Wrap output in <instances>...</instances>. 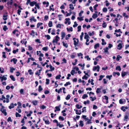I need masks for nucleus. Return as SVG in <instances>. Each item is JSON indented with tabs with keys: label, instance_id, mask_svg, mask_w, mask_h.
<instances>
[{
	"label": "nucleus",
	"instance_id": "nucleus-34",
	"mask_svg": "<svg viewBox=\"0 0 129 129\" xmlns=\"http://www.w3.org/2000/svg\"><path fill=\"white\" fill-rule=\"evenodd\" d=\"M99 58L101 59L102 58V56L101 55H100L98 56L97 57H96L95 58V59L96 60V61H99V59H98Z\"/></svg>",
	"mask_w": 129,
	"mask_h": 129
},
{
	"label": "nucleus",
	"instance_id": "nucleus-51",
	"mask_svg": "<svg viewBox=\"0 0 129 129\" xmlns=\"http://www.w3.org/2000/svg\"><path fill=\"white\" fill-rule=\"evenodd\" d=\"M90 98L92 99L91 101H93L94 100H95L96 99V98L95 97H94L93 98L92 96H90Z\"/></svg>",
	"mask_w": 129,
	"mask_h": 129
},
{
	"label": "nucleus",
	"instance_id": "nucleus-29",
	"mask_svg": "<svg viewBox=\"0 0 129 129\" xmlns=\"http://www.w3.org/2000/svg\"><path fill=\"white\" fill-rule=\"evenodd\" d=\"M10 78L13 81H15V79L14 77V76L12 75H11L10 76Z\"/></svg>",
	"mask_w": 129,
	"mask_h": 129
},
{
	"label": "nucleus",
	"instance_id": "nucleus-42",
	"mask_svg": "<svg viewBox=\"0 0 129 129\" xmlns=\"http://www.w3.org/2000/svg\"><path fill=\"white\" fill-rule=\"evenodd\" d=\"M105 76L104 75H101L100 76V78L99 79V81H101L103 78Z\"/></svg>",
	"mask_w": 129,
	"mask_h": 129
},
{
	"label": "nucleus",
	"instance_id": "nucleus-40",
	"mask_svg": "<svg viewBox=\"0 0 129 129\" xmlns=\"http://www.w3.org/2000/svg\"><path fill=\"white\" fill-rule=\"evenodd\" d=\"M42 50L45 51H47L48 50V47H44L42 48Z\"/></svg>",
	"mask_w": 129,
	"mask_h": 129
},
{
	"label": "nucleus",
	"instance_id": "nucleus-16",
	"mask_svg": "<svg viewBox=\"0 0 129 129\" xmlns=\"http://www.w3.org/2000/svg\"><path fill=\"white\" fill-rule=\"evenodd\" d=\"M61 106V105H60L58 106H56L55 107V109L57 110V111H59L60 110V107Z\"/></svg>",
	"mask_w": 129,
	"mask_h": 129
},
{
	"label": "nucleus",
	"instance_id": "nucleus-15",
	"mask_svg": "<svg viewBox=\"0 0 129 129\" xmlns=\"http://www.w3.org/2000/svg\"><path fill=\"white\" fill-rule=\"evenodd\" d=\"M98 16L97 14L96 13H94L92 15V17L93 19H95Z\"/></svg>",
	"mask_w": 129,
	"mask_h": 129
},
{
	"label": "nucleus",
	"instance_id": "nucleus-35",
	"mask_svg": "<svg viewBox=\"0 0 129 129\" xmlns=\"http://www.w3.org/2000/svg\"><path fill=\"white\" fill-rule=\"evenodd\" d=\"M103 23L102 24V27L103 28H105L106 27L107 25L106 24V23L104 21H103Z\"/></svg>",
	"mask_w": 129,
	"mask_h": 129
},
{
	"label": "nucleus",
	"instance_id": "nucleus-61",
	"mask_svg": "<svg viewBox=\"0 0 129 129\" xmlns=\"http://www.w3.org/2000/svg\"><path fill=\"white\" fill-rule=\"evenodd\" d=\"M74 24L73 25V26L74 27H75L77 26L78 25V24L76 23V22H74Z\"/></svg>",
	"mask_w": 129,
	"mask_h": 129
},
{
	"label": "nucleus",
	"instance_id": "nucleus-47",
	"mask_svg": "<svg viewBox=\"0 0 129 129\" xmlns=\"http://www.w3.org/2000/svg\"><path fill=\"white\" fill-rule=\"evenodd\" d=\"M71 97V96L70 94H68L66 98V100H68L70 99Z\"/></svg>",
	"mask_w": 129,
	"mask_h": 129
},
{
	"label": "nucleus",
	"instance_id": "nucleus-17",
	"mask_svg": "<svg viewBox=\"0 0 129 129\" xmlns=\"http://www.w3.org/2000/svg\"><path fill=\"white\" fill-rule=\"evenodd\" d=\"M101 88H98L96 89V92L97 93H98L100 92H101Z\"/></svg>",
	"mask_w": 129,
	"mask_h": 129
},
{
	"label": "nucleus",
	"instance_id": "nucleus-1",
	"mask_svg": "<svg viewBox=\"0 0 129 129\" xmlns=\"http://www.w3.org/2000/svg\"><path fill=\"white\" fill-rule=\"evenodd\" d=\"M37 3V2L33 1V2H31L30 0H27V2L26 3V5H28L29 4V5L31 6H33L35 4Z\"/></svg>",
	"mask_w": 129,
	"mask_h": 129
},
{
	"label": "nucleus",
	"instance_id": "nucleus-10",
	"mask_svg": "<svg viewBox=\"0 0 129 129\" xmlns=\"http://www.w3.org/2000/svg\"><path fill=\"white\" fill-rule=\"evenodd\" d=\"M24 40H26V39H23V40H22L20 42L22 44H24L25 45V46H26V45L27 42V41H24Z\"/></svg>",
	"mask_w": 129,
	"mask_h": 129
},
{
	"label": "nucleus",
	"instance_id": "nucleus-59",
	"mask_svg": "<svg viewBox=\"0 0 129 129\" xmlns=\"http://www.w3.org/2000/svg\"><path fill=\"white\" fill-rule=\"evenodd\" d=\"M77 19L80 21H82L83 20V17H78L77 18Z\"/></svg>",
	"mask_w": 129,
	"mask_h": 129
},
{
	"label": "nucleus",
	"instance_id": "nucleus-45",
	"mask_svg": "<svg viewBox=\"0 0 129 129\" xmlns=\"http://www.w3.org/2000/svg\"><path fill=\"white\" fill-rule=\"evenodd\" d=\"M43 23H42L39 22L37 24V28H39V26L42 25Z\"/></svg>",
	"mask_w": 129,
	"mask_h": 129
},
{
	"label": "nucleus",
	"instance_id": "nucleus-20",
	"mask_svg": "<svg viewBox=\"0 0 129 129\" xmlns=\"http://www.w3.org/2000/svg\"><path fill=\"white\" fill-rule=\"evenodd\" d=\"M8 16L7 15H4L3 16V19L5 20H7L8 19V18L7 17Z\"/></svg>",
	"mask_w": 129,
	"mask_h": 129
},
{
	"label": "nucleus",
	"instance_id": "nucleus-28",
	"mask_svg": "<svg viewBox=\"0 0 129 129\" xmlns=\"http://www.w3.org/2000/svg\"><path fill=\"white\" fill-rule=\"evenodd\" d=\"M62 43L63 44V45L66 48H67L68 47V44L67 43H65L64 41L62 42Z\"/></svg>",
	"mask_w": 129,
	"mask_h": 129
},
{
	"label": "nucleus",
	"instance_id": "nucleus-7",
	"mask_svg": "<svg viewBox=\"0 0 129 129\" xmlns=\"http://www.w3.org/2000/svg\"><path fill=\"white\" fill-rule=\"evenodd\" d=\"M43 120L45 121V123L46 124H49L50 123V122L48 120H45L44 119V117L43 118Z\"/></svg>",
	"mask_w": 129,
	"mask_h": 129
},
{
	"label": "nucleus",
	"instance_id": "nucleus-32",
	"mask_svg": "<svg viewBox=\"0 0 129 129\" xmlns=\"http://www.w3.org/2000/svg\"><path fill=\"white\" fill-rule=\"evenodd\" d=\"M112 77V75H107L106 76V78H108L109 80H110L111 79V78Z\"/></svg>",
	"mask_w": 129,
	"mask_h": 129
},
{
	"label": "nucleus",
	"instance_id": "nucleus-26",
	"mask_svg": "<svg viewBox=\"0 0 129 129\" xmlns=\"http://www.w3.org/2000/svg\"><path fill=\"white\" fill-rule=\"evenodd\" d=\"M49 26L51 27L52 26V21H50L48 24Z\"/></svg>",
	"mask_w": 129,
	"mask_h": 129
},
{
	"label": "nucleus",
	"instance_id": "nucleus-19",
	"mask_svg": "<svg viewBox=\"0 0 129 129\" xmlns=\"http://www.w3.org/2000/svg\"><path fill=\"white\" fill-rule=\"evenodd\" d=\"M5 44L7 46H10V41L9 40H7L5 43Z\"/></svg>",
	"mask_w": 129,
	"mask_h": 129
},
{
	"label": "nucleus",
	"instance_id": "nucleus-18",
	"mask_svg": "<svg viewBox=\"0 0 129 129\" xmlns=\"http://www.w3.org/2000/svg\"><path fill=\"white\" fill-rule=\"evenodd\" d=\"M116 70H118L119 71H120L121 69L119 66H118L116 67Z\"/></svg>",
	"mask_w": 129,
	"mask_h": 129
},
{
	"label": "nucleus",
	"instance_id": "nucleus-27",
	"mask_svg": "<svg viewBox=\"0 0 129 129\" xmlns=\"http://www.w3.org/2000/svg\"><path fill=\"white\" fill-rule=\"evenodd\" d=\"M15 69L13 67H10V71L11 73H13V71L15 70Z\"/></svg>",
	"mask_w": 129,
	"mask_h": 129
},
{
	"label": "nucleus",
	"instance_id": "nucleus-52",
	"mask_svg": "<svg viewBox=\"0 0 129 129\" xmlns=\"http://www.w3.org/2000/svg\"><path fill=\"white\" fill-rule=\"evenodd\" d=\"M2 54H3L2 55L3 57L4 58H6V57L5 55L6 52H2Z\"/></svg>",
	"mask_w": 129,
	"mask_h": 129
},
{
	"label": "nucleus",
	"instance_id": "nucleus-22",
	"mask_svg": "<svg viewBox=\"0 0 129 129\" xmlns=\"http://www.w3.org/2000/svg\"><path fill=\"white\" fill-rule=\"evenodd\" d=\"M35 17L34 16H32L31 18L30 19V20L31 21L33 20L34 22H36L37 21L36 19H34Z\"/></svg>",
	"mask_w": 129,
	"mask_h": 129
},
{
	"label": "nucleus",
	"instance_id": "nucleus-43",
	"mask_svg": "<svg viewBox=\"0 0 129 129\" xmlns=\"http://www.w3.org/2000/svg\"><path fill=\"white\" fill-rule=\"evenodd\" d=\"M15 115L16 117H20L21 116V115L17 112H16V113Z\"/></svg>",
	"mask_w": 129,
	"mask_h": 129
},
{
	"label": "nucleus",
	"instance_id": "nucleus-49",
	"mask_svg": "<svg viewBox=\"0 0 129 129\" xmlns=\"http://www.w3.org/2000/svg\"><path fill=\"white\" fill-rule=\"evenodd\" d=\"M78 28V31H81V26L80 25H79L77 27Z\"/></svg>",
	"mask_w": 129,
	"mask_h": 129
},
{
	"label": "nucleus",
	"instance_id": "nucleus-50",
	"mask_svg": "<svg viewBox=\"0 0 129 129\" xmlns=\"http://www.w3.org/2000/svg\"><path fill=\"white\" fill-rule=\"evenodd\" d=\"M56 126H58L60 128H61L64 126V125L63 124H59V123L57 124Z\"/></svg>",
	"mask_w": 129,
	"mask_h": 129
},
{
	"label": "nucleus",
	"instance_id": "nucleus-36",
	"mask_svg": "<svg viewBox=\"0 0 129 129\" xmlns=\"http://www.w3.org/2000/svg\"><path fill=\"white\" fill-rule=\"evenodd\" d=\"M99 44L98 43L96 44L94 46V48L95 49H96L97 47H99Z\"/></svg>",
	"mask_w": 129,
	"mask_h": 129
},
{
	"label": "nucleus",
	"instance_id": "nucleus-11",
	"mask_svg": "<svg viewBox=\"0 0 129 129\" xmlns=\"http://www.w3.org/2000/svg\"><path fill=\"white\" fill-rule=\"evenodd\" d=\"M49 67L50 69L49 70V71H52L54 70L55 69V68L53 67L52 66L51 64L49 65Z\"/></svg>",
	"mask_w": 129,
	"mask_h": 129
},
{
	"label": "nucleus",
	"instance_id": "nucleus-23",
	"mask_svg": "<svg viewBox=\"0 0 129 129\" xmlns=\"http://www.w3.org/2000/svg\"><path fill=\"white\" fill-rule=\"evenodd\" d=\"M67 29L68 31H72L73 30V28L72 27H70L69 28L67 27Z\"/></svg>",
	"mask_w": 129,
	"mask_h": 129
},
{
	"label": "nucleus",
	"instance_id": "nucleus-39",
	"mask_svg": "<svg viewBox=\"0 0 129 129\" xmlns=\"http://www.w3.org/2000/svg\"><path fill=\"white\" fill-rule=\"evenodd\" d=\"M59 40L58 39H54L52 41V43H57L58 42V41Z\"/></svg>",
	"mask_w": 129,
	"mask_h": 129
},
{
	"label": "nucleus",
	"instance_id": "nucleus-55",
	"mask_svg": "<svg viewBox=\"0 0 129 129\" xmlns=\"http://www.w3.org/2000/svg\"><path fill=\"white\" fill-rule=\"evenodd\" d=\"M7 121L8 122L10 121L11 122H12V120L11 119V117H10L8 118L7 119Z\"/></svg>",
	"mask_w": 129,
	"mask_h": 129
},
{
	"label": "nucleus",
	"instance_id": "nucleus-25",
	"mask_svg": "<svg viewBox=\"0 0 129 129\" xmlns=\"http://www.w3.org/2000/svg\"><path fill=\"white\" fill-rule=\"evenodd\" d=\"M7 79V78L6 77H5V76H3L2 77V79H1V81H3V80H6Z\"/></svg>",
	"mask_w": 129,
	"mask_h": 129
},
{
	"label": "nucleus",
	"instance_id": "nucleus-30",
	"mask_svg": "<svg viewBox=\"0 0 129 129\" xmlns=\"http://www.w3.org/2000/svg\"><path fill=\"white\" fill-rule=\"evenodd\" d=\"M32 71V70L31 69H29L28 70V72L29 73V75H33V74L34 73Z\"/></svg>",
	"mask_w": 129,
	"mask_h": 129
},
{
	"label": "nucleus",
	"instance_id": "nucleus-24",
	"mask_svg": "<svg viewBox=\"0 0 129 129\" xmlns=\"http://www.w3.org/2000/svg\"><path fill=\"white\" fill-rule=\"evenodd\" d=\"M88 34L90 36H93L94 34V31H92V33H91L90 32H89L88 33Z\"/></svg>",
	"mask_w": 129,
	"mask_h": 129
},
{
	"label": "nucleus",
	"instance_id": "nucleus-48",
	"mask_svg": "<svg viewBox=\"0 0 129 129\" xmlns=\"http://www.w3.org/2000/svg\"><path fill=\"white\" fill-rule=\"evenodd\" d=\"M10 1L11 2L10 3H9V2H7V4L8 5H9V4L11 6L12 5L13 3V0H10Z\"/></svg>",
	"mask_w": 129,
	"mask_h": 129
},
{
	"label": "nucleus",
	"instance_id": "nucleus-44",
	"mask_svg": "<svg viewBox=\"0 0 129 129\" xmlns=\"http://www.w3.org/2000/svg\"><path fill=\"white\" fill-rule=\"evenodd\" d=\"M109 49L107 47H106V49L104 48V52L105 53H107L108 52V50Z\"/></svg>",
	"mask_w": 129,
	"mask_h": 129
},
{
	"label": "nucleus",
	"instance_id": "nucleus-4",
	"mask_svg": "<svg viewBox=\"0 0 129 129\" xmlns=\"http://www.w3.org/2000/svg\"><path fill=\"white\" fill-rule=\"evenodd\" d=\"M4 114L5 116H6L7 115V112H6V109H4L1 111Z\"/></svg>",
	"mask_w": 129,
	"mask_h": 129
},
{
	"label": "nucleus",
	"instance_id": "nucleus-60",
	"mask_svg": "<svg viewBox=\"0 0 129 129\" xmlns=\"http://www.w3.org/2000/svg\"><path fill=\"white\" fill-rule=\"evenodd\" d=\"M86 107H84L83 109H82V113H83L85 111V112H86Z\"/></svg>",
	"mask_w": 129,
	"mask_h": 129
},
{
	"label": "nucleus",
	"instance_id": "nucleus-31",
	"mask_svg": "<svg viewBox=\"0 0 129 129\" xmlns=\"http://www.w3.org/2000/svg\"><path fill=\"white\" fill-rule=\"evenodd\" d=\"M102 45H104L106 44V43L105 42V40L104 39H102Z\"/></svg>",
	"mask_w": 129,
	"mask_h": 129
},
{
	"label": "nucleus",
	"instance_id": "nucleus-63",
	"mask_svg": "<svg viewBox=\"0 0 129 129\" xmlns=\"http://www.w3.org/2000/svg\"><path fill=\"white\" fill-rule=\"evenodd\" d=\"M126 14L125 13H123V16L125 17L126 18H128V16L127 15H126Z\"/></svg>",
	"mask_w": 129,
	"mask_h": 129
},
{
	"label": "nucleus",
	"instance_id": "nucleus-12",
	"mask_svg": "<svg viewBox=\"0 0 129 129\" xmlns=\"http://www.w3.org/2000/svg\"><path fill=\"white\" fill-rule=\"evenodd\" d=\"M66 35L65 33L64 32H62L61 33V39L62 40L63 39V38H64Z\"/></svg>",
	"mask_w": 129,
	"mask_h": 129
},
{
	"label": "nucleus",
	"instance_id": "nucleus-58",
	"mask_svg": "<svg viewBox=\"0 0 129 129\" xmlns=\"http://www.w3.org/2000/svg\"><path fill=\"white\" fill-rule=\"evenodd\" d=\"M17 61V59L15 58H13V62L15 64H16V62Z\"/></svg>",
	"mask_w": 129,
	"mask_h": 129
},
{
	"label": "nucleus",
	"instance_id": "nucleus-14",
	"mask_svg": "<svg viewBox=\"0 0 129 129\" xmlns=\"http://www.w3.org/2000/svg\"><path fill=\"white\" fill-rule=\"evenodd\" d=\"M79 125L80 126H81V127H82L84 126V124L83 123V121L82 120H80L79 122Z\"/></svg>",
	"mask_w": 129,
	"mask_h": 129
},
{
	"label": "nucleus",
	"instance_id": "nucleus-62",
	"mask_svg": "<svg viewBox=\"0 0 129 129\" xmlns=\"http://www.w3.org/2000/svg\"><path fill=\"white\" fill-rule=\"evenodd\" d=\"M35 7H36L38 9H39L40 8V7L39 5V4H37V3L36 4H35Z\"/></svg>",
	"mask_w": 129,
	"mask_h": 129
},
{
	"label": "nucleus",
	"instance_id": "nucleus-64",
	"mask_svg": "<svg viewBox=\"0 0 129 129\" xmlns=\"http://www.w3.org/2000/svg\"><path fill=\"white\" fill-rule=\"evenodd\" d=\"M50 92L49 91L47 90H46L44 91V93L45 94H47L49 93Z\"/></svg>",
	"mask_w": 129,
	"mask_h": 129
},
{
	"label": "nucleus",
	"instance_id": "nucleus-37",
	"mask_svg": "<svg viewBox=\"0 0 129 129\" xmlns=\"http://www.w3.org/2000/svg\"><path fill=\"white\" fill-rule=\"evenodd\" d=\"M45 37H47V40H48L50 39L51 38L50 36L49 35H45Z\"/></svg>",
	"mask_w": 129,
	"mask_h": 129
},
{
	"label": "nucleus",
	"instance_id": "nucleus-33",
	"mask_svg": "<svg viewBox=\"0 0 129 129\" xmlns=\"http://www.w3.org/2000/svg\"><path fill=\"white\" fill-rule=\"evenodd\" d=\"M3 29L4 31H6L8 29V28L7 27V26L5 25L4 26V27L3 28Z\"/></svg>",
	"mask_w": 129,
	"mask_h": 129
},
{
	"label": "nucleus",
	"instance_id": "nucleus-56",
	"mask_svg": "<svg viewBox=\"0 0 129 129\" xmlns=\"http://www.w3.org/2000/svg\"><path fill=\"white\" fill-rule=\"evenodd\" d=\"M46 84H49V81H50V80L49 79H46Z\"/></svg>",
	"mask_w": 129,
	"mask_h": 129
},
{
	"label": "nucleus",
	"instance_id": "nucleus-5",
	"mask_svg": "<svg viewBox=\"0 0 129 129\" xmlns=\"http://www.w3.org/2000/svg\"><path fill=\"white\" fill-rule=\"evenodd\" d=\"M31 103L34 105H36L38 104V101L36 100H35L33 101Z\"/></svg>",
	"mask_w": 129,
	"mask_h": 129
},
{
	"label": "nucleus",
	"instance_id": "nucleus-6",
	"mask_svg": "<svg viewBox=\"0 0 129 129\" xmlns=\"http://www.w3.org/2000/svg\"><path fill=\"white\" fill-rule=\"evenodd\" d=\"M128 73V72H121V76L122 77H124Z\"/></svg>",
	"mask_w": 129,
	"mask_h": 129
},
{
	"label": "nucleus",
	"instance_id": "nucleus-57",
	"mask_svg": "<svg viewBox=\"0 0 129 129\" xmlns=\"http://www.w3.org/2000/svg\"><path fill=\"white\" fill-rule=\"evenodd\" d=\"M107 10V9L106 8H104L103 9V11L104 12H106Z\"/></svg>",
	"mask_w": 129,
	"mask_h": 129
},
{
	"label": "nucleus",
	"instance_id": "nucleus-53",
	"mask_svg": "<svg viewBox=\"0 0 129 129\" xmlns=\"http://www.w3.org/2000/svg\"><path fill=\"white\" fill-rule=\"evenodd\" d=\"M61 76V75H58L55 78L56 79H60V77Z\"/></svg>",
	"mask_w": 129,
	"mask_h": 129
},
{
	"label": "nucleus",
	"instance_id": "nucleus-9",
	"mask_svg": "<svg viewBox=\"0 0 129 129\" xmlns=\"http://www.w3.org/2000/svg\"><path fill=\"white\" fill-rule=\"evenodd\" d=\"M117 49L119 50L121 49L122 47V44L121 43H119L117 45Z\"/></svg>",
	"mask_w": 129,
	"mask_h": 129
},
{
	"label": "nucleus",
	"instance_id": "nucleus-41",
	"mask_svg": "<svg viewBox=\"0 0 129 129\" xmlns=\"http://www.w3.org/2000/svg\"><path fill=\"white\" fill-rule=\"evenodd\" d=\"M59 119L60 120H61V121H63L64 120V118L62 116H60L59 117Z\"/></svg>",
	"mask_w": 129,
	"mask_h": 129
},
{
	"label": "nucleus",
	"instance_id": "nucleus-46",
	"mask_svg": "<svg viewBox=\"0 0 129 129\" xmlns=\"http://www.w3.org/2000/svg\"><path fill=\"white\" fill-rule=\"evenodd\" d=\"M88 96L86 94H84L82 96V98L83 99H85L86 98H87Z\"/></svg>",
	"mask_w": 129,
	"mask_h": 129
},
{
	"label": "nucleus",
	"instance_id": "nucleus-8",
	"mask_svg": "<svg viewBox=\"0 0 129 129\" xmlns=\"http://www.w3.org/2000/svg\"><path fill=\"white\" fill-rule=\"evenodd\" d=\"M76 40H77V42L75 40H74V44L75 46H76L78 44L79 41L78 39H77Z\"/></svg>",
	"mask_w": 129,
	"mask_h": 129
},
{
	"label": "nucleus",
	"instance_id": "nucleus-2",
	"mask_svg": "<svg viewBox=\"0 0 129 129\" xmlns=\"http://www.w3.org/2000/svg\"><path fill=\"white\" fill-rule=\"evenodd\" d=\"M100 68V67L99 66V65H97L96 66H94L93 67L92 70L93 71H95L97 70V71L98 72H99V71Z\"/></svg>",
	"mask_w": 129,
	"mask_h": 129
},
{
	"label": "nucleus",
	"instance_id": "nucleus-3",
	"mask_svg": "<svg viewBox=\"0 0 129 129\" xmlns=\"http://www.w3.org/2000/svg\"><path fill=\"white\" fill-rule=\"evenodd\" d=\"M74 110L75 111L76 113L77 114L80 115L81 113V110H76L75 109Z\"/></svg>",
	"mask_w": 129,
	"mask_h": 129
},
{
	"label": "nucleus",
	"instance_id": "nucleus-54",
	"mask_svg": "<svg viewBox=\"0 0 129 129\" xmlns=\"http://www.w3.org/2000/svg\"><path fill=\"white\" fill-rule=\"evenodd\" d=\"M71 83L70 82H67L66 83L64 84V86H66L68 85H70L71 84Z\"/></svg>",
	"mask_w": 129,
	"mask_h": 129
},
{
	"label": "nucleus",
	"instance_id": "nucleus-38",
	"mask_svg": "<svg viewBox=\"0 0 129 129\" xmlns=\"http://www.w3.org/2000/svg\"><path fill=\"white\" fill-rule=\"evenodd\" d=\"M43 90V88H42L41 85H39L38 88V91L39 92H40L41 91Z\"/></svg>",
	"mask_w": 129,
	"mask_h": 129
},
{
	"label": "nucleus",
	"instance_id": "nucleus-13",
	"mask_svg": "<svg viewBox=\"0 0 129 129\" xmlns=\"http://www.w3.org/2000/svg\"><path fill=\"white\" fill-rule=\"evenodd\" d=\"M14 107V106L13 103H12L10 104V106H9V109H11L12 108H13Z\"/></svg>",
	"mask_w": 129,
	"mask_h": 129
},
{
	"label": "nucleus",
	"instance_id": "nucleus-21",
	"mask_svg": "<svg viewBox=\"0 0 129 129\" xmlns=\"http://www.w3.org/2000/svg\"><path fill=\"white\" fill-rule=\"evenodd\" d=\"M70 7L69 8L71 9L72 10H73L74 9V8L73 7V4H70L69 5Z\"/></svg>",
	"mask_w": 129,
	"mask_h": 129
}]
</instances>
